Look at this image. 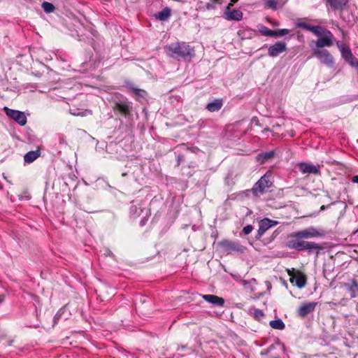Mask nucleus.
I'll return each instance as SVG.
<instances>
[{"mask_svg":"<svg viewBox=\"0 0 358 358\" xmlns=\"http://www.w3.org/2000/svg\"><path fill=\"white\" fill-rule=\"evenodd\" d=\"M41 155L39 150L29 151L24 156V161L27 164H31Z\"/></svg>","mask_w":358,"mask_h":358,"instance_id":"obj_23","label":"nucleus"},{"mask_svg":"<svg viewBox=\"0 0 358 358\" xmlns=\"http://www.w3.org/2000/svg\"><path fill=\"white\" fill-rule=\"evenodd\" d=\"M305 241L302 237L298 236V231L291 234L286 243V247L289 249L303 251V245Z\"/></svg>","mask_w":358,"mask_h":358,"instance_id":"obj_5","label":"nucleus"},{"mask_svg":"<svg viewBox=\"0 0 358 358\" xmlns=\"http://www.w3.org/2000/svg\"><path fill=\"white\" fill-rule=\"evenodd\" d=\"M252 121H255V122H258V120H255V119H252Z\"/></svg>","mask_w":358,"mask_h":358,"instance_id":"obj_49","label":"nucleus"},{"mask_svg":"<svg viewBox=\"0 0 358 358\" xmlns=\"http://www.w3.org/2000/svg\"><path fill=\"white\" fill-rule=\"evenodd\" d=\"M327 3L331 6L332 10H336L344 9L348 3V0H327Z\"/></svg>","mask_w":358,"mask_h":358,"instance_id":"obj_21","label":"nucleus"},{"mask_svg":"<svg viewBox=\"0 0 358 358\" xmlns=\"http://www.w3.org/2000/svg\"><path fill=\"white\" fill-rule=\"evenodd\" d=\"M327 208V206H324V205H322L321 207H320V210H324L326 208Z\"/></svg>","mask_w":358,"mask_h":358,"instance_id":"obj_44","label":"nucleus"},{"mask_svg":"<svg viewBox=\"0 0 358 358\" xmlns=\"http://www.w3.org/2000/svg\"><path fill=\"white\" fill-rule=\"evenodd\" d=\"M201 5L199 6V9L200 10H215L217 8V4L213 0H210L208 3H206L204 6H202L203 2L200 1Z\"/></svg>","mask_w":358,"mask_h":358,"instance_id":"obj_26","label":"nucleus"},{"mask_svg":"<svg viewBox=\"0 0 358 358\" xmlns=\"http://www.w3.org/2000/svg\"><path fill=\"white\" fill-rule=\"evenodd\" d=\"M252 121H255V122H258V120H255V119H252Z\"/></svg>","mask_w":358,"mask_h":358,"instance_id":"obj_50","label":"nucleus"},{"mask_svg":"<svg viewBox=\"0 0 358 358\" xmlns=\"http://www.w3.org/2000/svg\"><path fill=\"white\" fill-rule=\"evenodd\" d=\"M171 14V8L166 7L156 15L157 19L161 21L167 20Z\"/></svg>","mask_w":358,"mask_h":358,"instance_id":"obj_24","label":"nucleus"},{"mask_svg":"<svg viewBox=\"0 0 358 358\" xmlns=\"http://www.w3.org/2000/svg\"><path fill=\"white\" fill-rule=\"evenodd\" d=\"M4 300V296L3 295H0V303L3 301Z\"/></svg>","mask_w":358,"mask_h":358,"instance_id":"obj_45","label":"nucleus"},{"mask_svg":"<svg viewBox=\"0 0 358 358\" xmlns=\"http://www.w3.org/2000/svg\"><path fill=\"white\" fill-rule=\"evenodd\" d=\"M233 6V3H229L226 6V9L224 11V17L227 20H236L240 21L243 19V13L239 10H231V7Z\"/></svg>","mask_w":358,"mask_h":358,"instance_id":"obj_13","label":"nucleus"},{"mask_svg":"<svg viewBox=\"0 0 358 358\" xmlns=\"http://www.w3.org/2000/svg\"><path fill=\"white\" fill-rule=\"evenodd\" d=\"M271 182L266 176H262L253 186L252 191L256 196L262 194L271 186Z\"/></svg>","mask_w":358,"mask_h":358,"instance_id":"obj_8","label":"nucleus"},{"mask_svg":"<svg viewBox=\"0 0 358 358\" xmlns=\"http://www.w3.org/2000/svg\"><path fill=\"white\" fill-rule=\"evenodd\" d=\"M336 45L338 48L340 52L341 51V50H343L346 48V46H345V45L342 43L341 41H337Z\"/></svg>","mask_w":358,"mask_h":358,"instance_id":"obj_38","label":"nucleus"},{"mask_svg":"<svg viewBox=\"0 0 358 358\" xmlns=\"http://www.w3.org/2000/svg\"><path fill=\"white\" fill-rule=\"evenodd\" d=\"M325 232L323 229H317L314 227H310L303 230L298 231V236L303 239H309L324 236Z\"/></svg>","mask_w":358,"mask_h":358,"instance_id":"obj_6","label":"nucleus"},{"mask_svg":"<svg viewBox=\"0 0 358 358\" xmlns=\"http://www.w3.org/2000/svg\"><path fill=\"white\" fill-rule=\"evenodd\" d=\"M275 155L274 151H269L266 152H262L259 155V157L263 160H266L273 157Z\"/></svg>","mask_w":358,"mask_h":358,"instance_id":"obj_31","label":"nucleus"},{"mask_svg":"<svg viewBox=\"0 0 358 358\" xmlns=\"http://www.w3.org/2000/svg\"><path fill=\"white\" fill-rule=\"evenodd\" d=\"M264 3L266 8H271L273 10H275L278 8V3L276 0H264Z\"/></svg>","mask_w":358,"mask_h":358,"instance_id":"obj_30","label":"nucleus"},{"mask_svg":"<svg viewBox=\"0 0 358 358\" xmlns=\"http://www.w3.org/2000/svg\"><path fill=\"white\" fill-rule=\"evenodd\" d=\"M222 106V99H217L210 103H208L206 106V109L210 112H217L221 109Z\"/></svg>","mask_w":358,"mask_h":358,"instance_id":"obj_22","label":"nucleus"},{"mask_svg":"<svg viewBox=\"0 0 358 358\" xmlns=\"http://www.w3.org/2000/svg\"><path fill=\"white\" fill-rule=\"evenodd\" d=\"M278 224V221L272 220L269 218H264L259 223V229L255 238H260L268 229Z\"/></svg>","mask_w":358,"mask_h":358,"instance_id":"obj_9","label":"nucleus"},{"mask_svg":"<svg viewBox=\"0 0 358 358\" xmlns=\"http://www.w3.org/2000/svg\"><path fill=\"white\" fill-rule=\"evenodd\" d=\"M275 35L274 37H281L289 33V30L287 29H281L276 31H274Z\"/></svg>","mask_w":358,"mask_h":358,"instance_id":"obj_32","label":"nucleus"},{"mask_svg":"<svg viewBox=\"0 0 358 358\" xmlns=\"http://www.w3.org/2000/svg\"><path fill=\"white\" fill-rule=\"evenodd\" d=\"M296 27L299 28H301L309 31L313 33L315 36L320 37L324 34V31L327 30L324 27L317 25V26H311L304 22H299L296 23Z\"/></svg>","mask_w":358,"mask_h":358,"instance_id":"obj_11","label":"nucleus"},{"mask_svg":"<svg viewBox=\"0 0 358 358\" xmlns=\"http://www.w3.org/2000/svg\"><path fill=\"white\" fill-rule=\"evenodd\" d=\"M291 282L292 283L294 282L299 288H303L306 284V279L304 276H297L294 280H291Z\"/></svg>","mask_w":358,"mask_h":358,"instance_id":"obj_27","label":"nucleus"},{"mask_svg":"<svg viewBox=\"0 0 358 358\" xmlns=\"http://www.w3.org/2000/svg\"><path fill=\"white\" fill-rule=\"evenodd\" d=\"M350 294L352 299L355 298L358 293V282L355 279L350 280L348 282L344 285Z\"/></svg>","mask_w":358,"mask_h":358,"instance_id":"obj_20","label":"nucleus"},{"mask_svg":"<svg viewBox=\"0 0 358 358\" xmlns=\"http://www.w3.org/2000/svg\"><path fill=\"white\" fill-rule=\"evenodd\" d=\"M316 306V302H308L302 304L296 310L297 315L301 318L305 317L315 310Z\"/></svg>","mask_w":358,"mask_h":358,"instance_id":"obj_14","label":"nucleus"},{"mask_svg":"<svg viewBox=\"0 0 358 358\" xmlns=\"http://www.w3.org/2000/svg\"><path fill=\"white\" fill-rule=\"evenodd\" d=\"M145 215L140 221V225L142 227L146 224V222L148 221V217L150 215V213L148 209H145Z\"/></svg>","mask_w":358,"mask_h":358,"instance_id":"obj_33","label":"nucleus"},{"mask_svg":"<svg viewBox=\"0 0 358 358\" xmlns=\"http://www.w3.org/2000/svg\"><path fill=\"white\" fill-rule=\"evenodd\" d=\"M334 40L333 34L329 30H325L324 34L315 41V45L318 49L324 47H331L334 44Z\"/></svg>","mask_w":358,"mask_h":358,"instance_id":"obj_7","label":"nucleus"},{"mask_svg":"<svg viewBox=\"0 0 358 358\" xmlns=\"http://www.w3.org/2000/svg\"><path fill=\"white\" fill-rule=\"evenodd\" d=\"M243 285L245 286V287H248V285H251L250 283L248 282V281H246V280H244L243 282Z\"/></svg>","mask_w":358,"mask_h":358,"instance_id":"obj_43","label":"nucleus"},{"mask_svg":"<svg viewBox=\"0 0 358 358\" xmlns=\"http://www.w3.org/2000/svg\"><path fill=\"white\" fill-rule=\"evenodd\" d=\"M299 171L302 173L318 175L320 173V167L318 164L314 165L306 162H300L297 165Z\"/></svg>","mask_w":358,"mask_h":358,"instance_id":"obj_10","label":"nucleus"},{"mask_svg":"<svg viewBox=\"0 0 358 358\" xmlns=\"http://www.w3.org/2000/svg\"><path fill=\"white\" fill-rule=\"evenodd\" d=\"M313 55L320 61L321 63L327 66L329 68H333L334 66V59L327 50L314 48Z\"/></svg>","mask_w":358,"mask_h":358,"instance_id":"obj_3","label":"nucleus"},{"mask_svg":"<svg viewBox=\"0 0 358 358\" xmlns=\"http://www.w3.org/2000/svg\"><path fill=\"white\" fill-rule=\"evenodd\" d=\"M6 115L15 120L20 126H24L27 124V118L24 112L10 109L8 107L3 108Z\"/></svg>","mask_w":358,"mask_h":358,"instance_id":"obj_4","label":"nucleus"},{"mask_svg":"<svg viewBox=\"0 0 358 358\" xmlns=\"http://www.w3.org/2000/svg\"><path fill=\"white\" fill-rule=\"evenodd\" d=\"M145 209V208L142 207L141 203L132 201L129 208V215L131 217L136 218L140 216L141 214L144 212Z\"/></svg>","mask_w":358,"mask_h":358,"instance_id":"obj_19","label":"nucleus"},{"mask_svg":"<svg viewBox=\"0 0 358 358\" xmlns=\"http://www.w3.org/2000/svg\"><path fill=\"white\" fill-rule=\"evenodd\" d=\"M270 326L275 329L282 330L285 329V325L281 319L271 320L269 322Z\"/></svg>","mask_w":358,"mask_h":358,"instance_id":"obj_25","label":"nucleus"},{"mask_svg":"<svg viewBox=\"0 0 358 358\" xmlns=\"http://www.w3.org/2000/svg\"><path fill=\"white\" fill-rule=\"evenodd\" d=\"M59 141L61 143H64V136H60L59 137Z\"/></svg>","mask_w":358,"mask_h":358,"instance_id":"obj_42","label":"nucleus"},{"mask_svg":"<svg viewBox=\"0 0 358 358\" xmlns=\"http://www.w3.org/2000/svg\"><path fill=\"white\" fill-rule=\"evenodd\" d=\"M220 246L222 249L228 252H242L243 246L238 243L224 240L220 243Z\"/></svg>","mask_w":358,"mask_h":358,"instance_id":"obj_15","label":"nucleus"},{"mask_svg":"<svg viewBox=\"0 0 358 358\" xmlns=\"http://www.w3.org/2000/svg\"><path fill=\"white\" fill-rule=\"evenodd\" d=\"M252 229H253L252 226L250 224H248L243 229V233L245 235H248L252 232Z\"/></svg>","mask_w":358,"mask_h":358,"instance_id":"obj_34","label":"nucleus"},{"mask_svg":"<svg viewBox=\"0 0 358 358\" xmlns=\"http://www.w3.org/2000/svg\"><path fill=\"white\" fill-rule=\"evenodd\" d=\"M115 106H113L114 111H119L125 117L131 115L132 110L131 103L128 101V99L122 94H115L113 97Z\"/></svg>","mask_w":358,"mask_h":358,"instance_id":"obj_2","label":"nucleus"},{"mask_svg":"<svg viewBox=\"0 0 358 358\" xmlns=\"http://www.w3.org/2000/svg\"><path fill=\"white\" fill-rule=\"evenodd\" d=\"M125 87L131 92L132 95L136 99L144 98L147 96V92L144 90L136 87L131 83H126Z\"/></svg>","mask_w":358,"mask_h":358,"instance_id":"obj_16","label":"nucleus"},{"mask_svg":"<svg viewBox=\"0 0 358 358\" xmlns=\"http://www.w3.org/2000/svg\"><path fill=\"white\" fill-rule=\"evenodd\" d=\"M202 298L207 302L210 303L217 306H224V299L222 297L217 296L213 294H205L202 296Z\"/></svg>","mask_w":358,"mask_h":358,"instance_id":"obj_18","label":"nucleus"},{"mask_svg":"<svg viewBox=\"0 0 358 358\" xmlns=\"http://www.w3.org/2000/svg\"><path fill=\"white\" fill-rule=\"evenodd\" d=\"M352 181L355 183H358V176H355L352 178Z\"/></svg>","mask_w":358,"mask_h":358,"instance_id":"obj_40","label":"nucleus"},{"mask_svg":"<svg viewBox=\"0 0 358 358\" xmlns=\"http://www.w3.org/2000/svg\"><path fill=\"white\" fill-rule=\"evenodd\" d=\"M217 5H222L224 3V0H213Z\"/></svg>","mask_w":358,"mask_h":358,"instance_id":"obj_39","label":"nucleus"},{"mask_svg":"<svg viewBox=\"0 0 358 358\" xmlns=\"http://www.w3.org/2000/svg\"><path fill=\"white\" fill-rule=\"evenodd\" d=\"M250 284H257V280L255 278H252L250 281H248Z\"/></svg>","mask_w":358,"mask_h":358,"instance_id":"obj_41","label":"nucleus"},{"mask_svg":"<svg viewBox=\"0 0 358 358\" xmlns=\"http://www.w3.org/2000/svg\"><path fill=\"white\" fill-rule=\"evenodd\" d=\"M238 0H231V3H236Z\"/></svg>","mask_w":358,"mask_h":358,"instance_id":"obj_47","label":"nucleus"},{"mask_svg":"<svg viewBox=\"0 0 358 358\" xmlns=\"http://www.w3.org/2000/svg\"><path fill=\"white\" fill-rule=\"evenodd\" d=\"M186 148L187 150L194 153H197L200 151V150L197 147H187Z\"/></svg>","mask_w":358,"mask_h":358,"instance_id":"obj_37","label":"nucleus"},{"mask_svg":"<svg viewBox=\"0 0 358 358\" xmlns=\"http://www.w3.org/2000/svg\"><path fill=\"white\" fill-rule=\"evenodd\" d=\"M41 6L46 13H52L55 9V6L52 3L48 1L43 2Z\"/></svg>","mask_w":358,"mask_h":358,"instance_id":"obj_29","label":"nucleus"},{"mask_svg":"<svg viewBox=\"0 0 358 358\" xmlns=\"http://www.w3.org/2000/svg\"><path fill=\"white\" fill-rule=\"evenodd\" d=\"M164 50L169 57L177 59L191 60L195 55L194 49L183 41L168 44Z\"/></svg>","mask_w":358,"mask_h":358,"instance_id":"obj_1","label":"nucleus"},{"mask_svg":"<svg viewBox=\"0 0 358 358\" xmlns=\"http://www.w3.org/2000/svg\"><path fill=\"white\" fill-rule=\"evenodd\" d=\"M185 160V157L183 155H178L177 157V166H179L181 162H182Z\"/></svg>","mask_w":358,"mask_h":358,"instance_id":"obj_36","label":"nucleus"},{"mask_svg":"<svg viewBox=\"0 0 358 358\" xmlns=\"http://www.w3.org/2000/svg\"><path fill=\"white\" fill-rule=\"evenodd\" d=\"M259 31L262 35L266 36H273L275 35L273 30H271L264 25L259 26Z\"/></svg>","mask_w":358,"mask_h":358,"instance_id":"obj_28","label":"nucleus"},{"mask_svg":"<svg viewBox=\"0 0 358 358\" xmlns=\"http://www.w3.org/2000/svg\"><path fill=\"white\" fill-rule=\"evenodd\" d=\"M275 358H278V357H275Z\"/></svg>","mask_w":358,"mask_h":358,"instance_id":"obj_51","label":"nucleus"},{"mask_svg":"<svg viewBox=\"0 0 358 358\" xmlns=\"http://www.w3.org/2000/svg\"><path fill=\"white\" fill-rule=\"evenodd\" d=\"M59 319V316H58V314H56V315L54 317V321L56 322V320Z\"/></svg>","mask_w":358,"mask_h":358,"instance_id":"obj_46","label":"nucleus"},{"mask_svg":"<svg viewBox=\"0 0 358 358\" xmlns=\"http://www.w3.org/2000/svg\"><path fill=\"white\" fill-rule=\"evenodd\" d=\"M322 246L317 243L306 241H305L304 244L303 245V250H307L308 254L315 253L317 256L320 250H322Z\"/></svg>","mask_w":358,"mask_h":358,"instance_id":"obj_17","label":"nucleus"},{"mask_svg":"<svg viewBox=\"0 0 358 358\" xmlns=\"http://www.w3.org/2000/svg\"><path fill=\"white\" fill-rule=\"evenodd\" d=\"M254 316L255 317H261L264 316V313L262 310L259 309H255L254 312Z\"/></svg>","mask_w":358,"mask_h":358,"instance_id":"obj_35","label":"nucleus"},{"mask_svg":"<svg viewBox=\"0 0 358 358\" xmlns=\"http://www.w3.org/2000/svg\"><path fill=\"white\" fill-rule=\"evenodd\" d=\"M287 50L286 43L283 41H277L268 49V54L271 57H275Z\"/></svg>","mask_w":358,"mask_h":358,"instance_id":"obj_12","label":"nucleus"},{"mask_svg":"<svg viewBox=\"0 0 358 358\" xmlns=\"http://www.w3.org/2000/svg\"><path fill=\"white\" fill-rule=\"evenodd\" d=\"M252 121H255V122H258V120H255V119H252Z\"/></svg>","mask_w":358,"mask_h":358,"instance_id":"obj_48","label":"nucleus"}]
</instances>
